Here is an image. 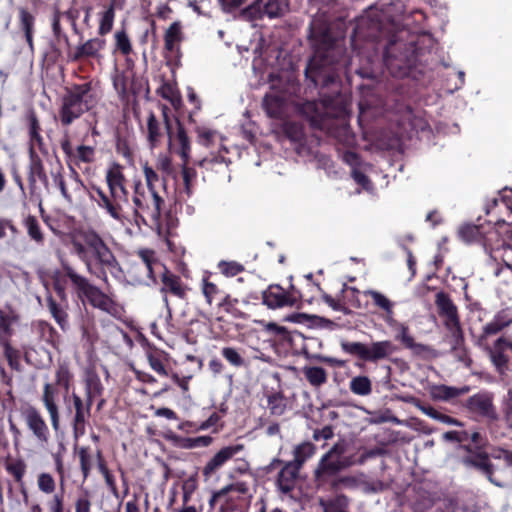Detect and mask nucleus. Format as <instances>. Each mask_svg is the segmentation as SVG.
Masks as SVG:
<instances>
[{
    "mask_svg": "<svg viewBox=\"0 0 512 512\" xmlns=\"http://www.w3.org/2000/svg\"><path fill=\"white\" fill-rule=\"evenodd\" d=\"M323 512H347V501L345 497H337L329 501H321Z\"/></svg>",
    "mask_w": 512,
    "mask_h": 512,
    "instance_id": "nucleus-44",
    "label": "nucleus"
},
{
    "mask_svg": "<svg viewBox=\"0 0 512 512\" xmlns=\"http://www.w3.org/2000/svg\"><path fill=\"white\" fill-rule=\"evenodd\" d=\"M398 334L396 335V339L401 341L403 345L409 349H411L414 353L422 354L428 350L427 346L416 343L413 337L408 332V327L405 324L399 323L397 324Z\"/></svg>",
    "mask_w": 512,
    "mask_h": 512,
    "instance_id": "nucleus-29",
    "label": "nucleus"
},
{
    "mask_svg": "<svg viewBox=\"0 0 512 512\" xmlns=\"http://www.w3.org/2000/svg\"><path fill=\"white\" fill-rule=\"evenodd\" d=\"M346 448L345 442H337L321 457L314 471L318 483H324L329 477L356 463L352 457L345 455Z\"/></svg>",
    "mask_w": 512,
    "mask_h": 512,
    "instance_id": "nucleus-7",
    "label": "nucleus"
},
{
    "mask_svg": "<svg viewBox=\"0 0 512 512\" xmlns=\"http://www.w3.org/2000/svg\"><path fill=\"white\" fill-rule=\"evenodd\" d=\"M435 304L438 308L439 315L445 319L444 324L446 328L453 335H458L461 332V327L456 305L444 292H438L436 294Z\"/></svg>",
    "mask_w": 512,
    "mask_h": 512,
    "instance_id": "nucleus-10",
    "label": "nucleus"
},
{
    "mask_svg": "<svg viewBox=\"0 0 512 512\" xmlns=\"http://www.w3.org/2000/svg\"><path fill=\"white\" fill-rule=\"evenodd\" d=\"M91 502L87 495L79 496L75 502V512H90Z\"/></svg>",
    "mask_w": 512,
    "mask_h": 512,
    "instance_id": "nucleus-64",
    "label": "nucleus"
},
{
    "mask_svg": "<svg viewBox=\"0 0 512 512\" xmlns=\"http://www.w3.org/2000/svg\"><path fill=\"white\" fill-rule=\"evenodd\" d=\"M116 49L123 55H128L132 51L130 39L124 29L119 30L114 35Z\"/></svg>",
    "mask_w": 512,
    "mask_h": 512,
    "instance_id": "nucleus-43",
    "label": "nucleus"
},
{
    "mask_svg": "<svg viewBox=\"0 0 512 512\" xmlns=\"http://www.w3.org/2000/svg\"><path fill=\"white\" fill-rule=\"evenodd\" d=\"M462 463L466 467H473V468L481 471L483 474H485L487 476L488 480L492 484H494L498 487L505 488V487L509 486L508 482L501 481L494 476L493 465L490 462L488 455L485 453H478L475 455H470V456L464 457L462 459Z\"/></svg>",
    "mask_w": 512,
    "mask_h": 512,
    "instance_id": "nucleus-12",
    "label": "nucleus"
},
{
    "mask_svg": "<svg viewBox=\"0 0 512 512\" xmlns=\"http://www.w3.org/2000/svg\"><path fill=\"white\" fill-rule=\"evenodd\" d=\"M263 303L270 309L293 306L295 299L278 285L269 286L262 293Z\"/></svg>",
    "mask_w": 512,
    "mask_h": 512,
    "instance_id": "nucleus-14",
    "label": "nucleus"
},
{
    "mask_svg": "<svg viewBox=\"0 0 512 512\" xmlns=\"http://www.w3.org/2000/svg\"><path fill=\"white\" fill-rule=\"evenodd\" d=\"M315 451L316 447L314 444L311 442H303L294 448V460L291 463L301 468V466L315 454Z\"/></svg>",
    "mask_w": 512,
    "mask_h": 512,
    "instance_id": "nucleus-31",
    "label": "nucleus"
},
{
    "mask_svg": "<svg viewBox=\"0 0 512 512\" xmlns=\"http://www.w3.org/2000/svg\"><path fill=\"white\" fill-rule=\"evenodd\" d=\"M421 410L430 418L435 419L441 423L453 426H461V423L457 419L452 418L446 414H443L438 410L434 409L433 407H421Z\"/></svg>",
    "mask_w": 512,
    "mask_h": 512,
    "instance_id": "nucleus-41",
    "label": "nucleus"
},
{
    "mask_svg": "<svg viewBox=\"0 0 512 512\" xmlns=\"http://www.w3.org/2000/svg\"><path fill=\"white\" fill-rule=\"evenodd\" d=\"M75 254L84 262L91 274L106 280V270L112 275L120 272V267L103 239L93 230L81 231L72 239Z\"/></svg>",
    "mask_w": 512,
    "mask_h": 512,
    "instance_id": "nucleus-1",
    "label": "nucleus"
},
{
    "mask_svg": "<svg viewBox=\"0 0 512 512\" xmlns=\"http://www.w3.org/2000/svg\"><path fill=\"white\" fill-rule=\"evenodd\" d=\"M466 408L472 414L496 421L498 415L493 405V397L487 393H478L467 399Z\"/></svg>",
    "mask_w": 512,
    "mask_h": 512,
    "instance_id": "nucleus-11",
    "label": "nucleus"
},
{
    "mask_svg": "<svg viewBox=\"0 0 512 512\" xmlns=\"http://www.w3.org/2000/svg\"><path fill=\"white\" fill-rule=\"evenodd\" d=\"M366 296H369L375 306L379 307L386 313L385 320L391 324L393 322V307L394 304L390 299H388L384 294L375 291V290H367L364 292Z\"/></svg>",
    "mask_w": 512,
    "mask_h": 512,
    "instance_id": "nucleus-27",
    "label": "nucleus"
},
{
    "mask_svg": "<svg viewBox=\"0 0 512 512\" xmlns=\"http://www.w3.org/2000/svg\"><path fill=\"white\" fill-rule=\"evenodd\" d=\"M38 489L44 494H52L56 488V482L49 473L42 472L37 477Z\"/></svg>",
    "mask_w": 512,
    "mask_h": 512,
    "instance_id": "nucleus-42",
    "label": "nucleus"
},
{
    "mask_svg": "<svg viewBox=\"0 0 512 512\" xmlns=\"http://www.w3.org/2000/svg\"><path fill=\"white\" fill-rule=\"evenodd\" d=\"M0 346L3 348L4 355L9 362L10 366H13L14 362L17 361L18 353L17 351L10 345V340L8 341H0Z\"/></svg>",
    "mask_w": 512,
    "mask_h": 512,
    "instance_id": "nucleus-61",
    "label": "nucleus"
},
{
    "mask_svg": "<svg viewBox=\"0 0 512 512\" xmlns=\"http://www.w3.org/2000/svg\"><path fill=\"white\" fill-rule=\"evenodd\" d=\"M22 414L26 425L33 435L38 441L46 443L49 437V428L40 412L36 408L29 406L23 410Z\"/></svg>",
    "mask_w": 512,
    "mask_h": 512,
    "instance_id": "nucleus-13",
    "label": "nucleus"
},
{
    "mask_svg": "<svg viewBox=\"0 0 512 512\" xmlns=\"http://www.w3.org/2000/svg\"><path fill=\"white\" fill-rule=\"evenodd\" d=\"M50 512H64V496L63 493H56L47 501Z\"/></svg>",
    "mask_w": 512,
    "mask_h": 512,
    "instance_id": "nucleus-57",
    "label": "nucleus"
},
{
    "mask_svg": "<svg viewBox=\"0 0 512 512\" xmlns=\"http://www.w3.org/2000/svg\"><path fill=\"white\" fill-rule=\"evenodd\" d=\"M62 268L64 274L71 280L78 293L85 296L91 305L109 314L116 313V305L108 295L90 284L84 276L78 274L69 264L63 263Z\"/></svg>",
    "mask_w": 512,
    "mask_h": 512,
    "instance_id": "nucleus-6",
    "label": "nucleus"
},
{
    "mask_svg": "<svg viewBox=\"0 0 512 512\" xmlns=\"http://www.w3.org/2000/svg\"><path fill=\"white\" fill-rule=\"evenodd\" d=\"M143 174L146 182L145 189L156 190L155 184L159 181V175L157 172L149 166L148 163H145L143 165Z\"/></svg>",
    "mask_w": 512,
    "mask_h": 512,
    "instance_id": "nucleus-54",
    "label": "nucleus"
},
{
    "mask_svg": "<svg viewBox=\"0 0 512 512\" xmlns=\"http://www.w3.org/2000/svg\"><path fill=\"white\" fill-rule=\"evenodd\" d=\"M7 471L17 482H21L26 473V464L22 460H16L7 464Z\"/></svg>",
    "mask_w": 512,
    "mask_h": 512,
    "instance_id": "nucleus-50",
    "label": "nucleus"
},
{
    "mask_svg": "<svg viewBox=\"0 0 512 512\" xmlns=\"http://www.w3.org/2000/svg\"><path fill=\"white\" fill-rule=\"evenodd\" d=\"M163 269L164 272L161 278L163 286L160 289V292L163 294V302L167 308L168 317H171V309L169 307V302L166 293L169 291L170 293L179 298H184L186 295V289L182 285L181 280L178 276L170 273L165 267Z\"/></svg>",
    "mask_w": 512,
    "mask_h": 512,
    "instance_id": "nucleus-16",
    "label": "nucleus"
},
{
    "mask_svg": "<svg viewBox=\"0 0 512 512\" xmlns=\"http://www.w3.org/2000/svg\"><path fill=\"white\" fill-rule=\"evenodd\" d=\"M503 420L509 429H512V388L507 392L503 401Z\"/></svg>",
    "mask_w": 512,
    "mask_h": 512,
    "instance_id": "nucleus-52",
    "label": "nucleus"
},
{
    "mask_svg": "<svg viewBox=\"0 0 512 512\" xmlns=\"http://www.w3.org/2000/svg\"><path fill=\"white\" fill-rule=\"evenodd\" d=\"M160 95L168 100L174 108H179L181 105V96L177 88L170 84L165 83L159 89Z\"/></svg>",
    "mask_w": 512,
    "mask_h": 512,
    "instance_id": "nucleus-38",
    "label": "nucleus"
},
{
    "mask_svg": "<svg viewBox=\"0 0 512 512\" xmlns=\"http://www.w3.org/2000/svg\"><path fill=\"white\" fill-rule=\"evenodd\" d=\"M506 348V339L500 337L495 341L494 346L489 349L490 359L501 375L506 374L508 370V357L504 354Z\"/></svg>",
    "mask_w": 512,
    "mask_h": 512,
    "instance_id": "nucleus-21",
    "label": "nucleus"
},
{
    "mask_svg": "<svg viewBox=\"0 0 512 512\" xmlns=\"http://www.w3.org/2000/svg\"><path fill=\"white\" fill-rule=\"evenodd\" d=\"M469 392V387H453L447 385H433L430 387V395L434 400L449 401Z\"/></svg>",
    "mask_w": 512,
    "mask_h": 512,
    "instance_id": "nucleus-23",
    "label": "nucleus"
},
{
    "mask_svg": "<svg viewBox=\"0 0 512 512\" xmlns=\"http://www.w3.org/2000/svg\"><path fill=\"white\" fill-rule=\"evenodd\" d=\"M299 470L300 468L293 463L285 464L280 470L277 487L282 494H288L294 489Z\"/></svg>",
    "mask_w": 512,
    "mask_h": 512,
    "instance_id": "nucleus-19",
    "label": "nucleus"
},
{
    "mask_svg": "<svg viewBox=\"0 0 512 512\" xmlns=\"http://www.w3.org/2000/svg\"><path fill=\"white\" fill-rule=\"evenodd\" d=\"M303 374L310 385L320 387L327 381V372L322 367L318 366H305Z\"/></svg>",
    "mask_w": 512,
    "mask_h": 512,
    "instance_id": "nucleus-32",
    "label": "nucleus"
},
{
    "mask_svg": "<svg viewBox=\"0 0 512 512\" xmlns=\"http://www.w3.org/2000/svg\"><path fill=\"white\" fill-rule=\"evenodd\" d=\"M96 97L91 91V85L84 83L69 90L62 98L59 110L61 124L69 126L86 111L96 105Z\"/></svg>",
    "mask_w": 512,
    "mask_h": 512,
    "instance_id": "nucleus-3",
    "label": "nucleus"
},
{
    "mask_svg": "<svg viewBox=\"0 0 512 512\" xmlns=\"http://www.w3.org/2000/svg\"><path fill=\"white\" fill-rule=\"evenodd\" d=\"M302 112L314 123L320 124L322 120L328 116L325 111V102H306L302 106Z\"/></svg>",
    "mask_w": 512,
    "mask_h": 512,
    "instance_id": "nucleus-30",
    "label": "nucleus"
},
{
    "mask_svg": "<svg viewBox=\"0 0 512 512\" xmlns=\"http://www.w3.org/2000/svg\"><path fill=\"white\" fill-rule=\"evenodd\" d=\"M54 180L59 187L62 196L69 203L72 202L73 198L78 195L83 188V184L74 170H72L67 177L56 175Z\"/></svg>",
    "mask_w": 512,
    "mask_h": 512,
    "instance_id": "nucleus-17",
    "label": "nucleus"
},
{
    "mask_svg": "<svg viewBox=\"0 0 512 512\" xmlns=\"http://www.w3.org/2000/svg\"><path fill=\"white\" fill-rule=\"evenodd\" d=\"M492 457L497 460H502L508 467H512V451L503 449V448H497L493 450Z\"/></svg>",
    "mask_w": 512,
    "mask_h": 512,
    "instance_id": "nucleus-62",
    "label": "nucleus"
},
{
    "mask_svg": "<svg viewBox=\"0 0 512 512\" xmlns=\"http://www.w3.org/2000/svg\"><path fill=\"white\" fill-rule=\"evenodd\" d=\"M106 41L101 38H92L87 40L84 44L77 47L74 59H80L84 57H96L99 52L105 47Z\"/></svg>",
    "mask_w": 512,
    "mask_h": 512,
    "instance_id": "nucleus-26",
    "label": "nucleus"
},
{
    "mask_svg": "<svg viewBox=\"0 0 512 512\" xmlns=\"http://www.w3.org/2000/svg\"><path fill=\"white\" fill-rule=\"evenodd\" d=\"M182 177L185 185V192L187 195L191 194V181L195 177L194 169L188 167V162L182 163Z\"/></svg>",
    "mask_w": 512,
    "mask_h": 512,
    "instance_id": "nucleus-56",
    "label": "nucleus"
},
{
    "mask_svg": "<svg viewBox=\"0 0 512 512\" xmlns=\"http://www.w3.org/2000/svg\"><path fill=\"white\" fill-rule=\"evenodd\" d=\"M176 125V132H173L174 139L172 141V145H169V148L172 149L176 145L178 146L177 152L179 153L180 157L182 158V161L189 162L190 159V152H191V145L190 140L187 136V133L182 126V124L176 119L175 120Z\"/></svg>",
    "mask_w": 512,
    "mask_h": 512,
    "instance_id": "nucleus-22",
    "label": "nucleus"
},
{
    "mask_svg": "<svg viewBox=\"0 0 512 512\" xmlns=\"http://www.w3.org/2000/svg\"><path fill=\"white\" fill-rule=\"evenodd\" d=\"M350 391L358 396H368L372 392V382L367 376H356L350 380Z\"/></svg>",
    "mask_w": 512,
    "mask_h": 512,
    "instance_id": "nucleus-33",
    "label": "nucleus"
},
{
    "mask_svg": "<svg viewBox=\"0 0 512 512\" xmlns=\"http://www.w3.org/2000/svg\"><path fill=\"white\" fill-rule=\"evenodd\" d=\"M56 384L63 387L65 390L69 389L70 381L72 375L70 373L69 367L66 363H60L57 367L56 374Z\"/></svg>",
    "mask_w": 512,
    "mask_h": 512,
    "instance_id": "nucleus-45",
    "label": "nucleus"
},
{
    "mask_svg": "<svg viewBox=\"0 0 512 512\" xmlns=\"http://www.w3.org/2000/svg\"><path fill=\"white\" fill-rule=\"evenodd\" d=\"M213 441V438L211 436H198L194 438H186L184 440V443L182 444V447L191 449L196 447H207L209 446Z\"/></svg>",
    "mask_w": 512,
    "mask_h": 512,
    "instance_id": "nucleus-53",
    "label": "nucleus"
},
{
    "mask_svg": "<svg viewBox=\"0 0 512 512\" xmlns=\"http://www.w3.org/2000/svg\"><path fill=\"white\" fill-rule=\"evenodd\" d=\"M395 352V346L389 340L372 342L367 345L366 361L378 362L390 357Z\"/></svg>",
    "mask_w": 512,
    "mask_h": 512,
    "instance_id": "nucleus-20",
    "label": "nucleus"
},
{
    "mask_svg": "<svg viewBox=\"0 0 512 512\" xmlns=\"http://www.w3.org/2000/svg\"><path fill=\"white\" fill-rule=\"evenodd\" d=\"M29 135L31 144H42V137L40 135V125L34 114L29 116Z\"/></svg>",
    "mask_w": 512,
    "mask_h": 512,
    "instance_id": "nucleus-49",
    "label": "nucleus"
},
{
    "mask_svg": "<svg viewBox=\"0 0 512 512\" xmlns=\"http://www.w3.org/2000/svg\"><path fill=\"white\" fill-rule=\"evenodd\" d=\"M202 292L206 298L207 303L211 305L215 296L218 294L219 290L214 283H211L207 280H203Z\"/></svg>",
    "mask_w": 512,
    "mask_h": 512,
    "instance_id": "nucleus-59",
    "label": "nucleus"
},
{
    "mask_svg": "<svg viewBox=\"0 0 512 512\" xmlns=\"http://www.w3.org/2000/svg\"><path fill=\"white\" fill-rule=\"evenodd\" d=\"M105 178L109 194L100 188H95L94 192L97 195L95 201L113 219L121 221L124 218V207L128 205V190L125 186L126 179L122 167L118 164L112 165L107 170Z\"/></svg>",
    "mask_w": 512,
    "mask_h": 512,
    "instance_id": "nucleus-2",
    "label": "nucleus"
},
{
    "mask_svg": "<svg viewBox=\"0 0 512 512\" xmlns=\"http://www.w3.org/2000/svg\"><path fill=\"white\" fill-rule=\"evenodd\" d=\"M183 40L182 24L180 21L173 22L165 31L164 44L165 49L174 52L178 49Z\"/></svg>",
    "mask_w": 512,
    "mask_h": 512,
    "instance_id": "nucleus-25",
    "label": "nucleus"
},
{
    "mask_svg": "<svg viewBox=\"0 0 512 512\" xmlns=\"http://www.w3.org/2000/svg\"><path fill=\"white\" fill-rule=\"evenodd\" d=\"M103 387L99 377L96 375H91L86 380V398L88 402H93L94 398L100 396L102 393Z\"/></svg>",
    "mask_w": 512,
    "mask_h": 512,
    "instance_id": "nucleus-40",
    "label": "nucleus"
},
{
    "mask_svg": "<svg viewBox=\"0 0 512 512\" xmlns=\"http://www.w3.org/2000/svg\"><path fill=\"white\" fill-rule=\"evenodd\" d=\"M263 107L270 117H278L281 113L282 100L276 95L268 94L263 99Z\"/></svg>",
    "mask_w": 512,
    "mask_h": 512,
    "instance_id": "nucleus-39",
    "label": "nucleus"
},
{
    "mask_svg": "<svg viewBox=\"0 0 512 512\" xmlns=\"http://www.w3.org/2000/svg\"><path fill=\"white\" fill-rule=\"evenodd\" d=\"M163 132L160 122L155 114L150 112L147 117V140L151 149L157 147L162 138Z\"/></svg>",
    "mask_w": 512,
    "mask_h": 512,
    "instance_id": "nucleus-28",
    "label": "nucleus"
},
{
    "mask_svg": "<svg viewBox=\"0 0 512 512\" xmlns=\"http://www.w3.org/2000/svg\"><path fill=\"white\" fill-rule=\"evenodd\" d=\"M138 256L142 260V262L145 264L148 276L155 280L154 278V271L158 268H164L162 264L156 259L155 252L153 250L149 249H141L138 251Z\"/></svg>",
    "mask_w": 512,
    "mask_h": 512,
    "instance_id": "nucleus-35",
    "label": "nucleus"
},
{
    "mask_svg": "<svg viewBox=\"0 0 512 512\" xmlns=\"http://www.w3.org/2000/svg\"><path fill=\"white\" fill-rule=\"evenodd\" d=\"M222 356L233 366L240 367L244 364L243 357L232 347H224L221 351Z\"/></svg>",
    "mask_w": 512,
    "mask_h": 512,
    "instance_id": "nucleus-51",
    "label": "nucleus"
},
{
    "mask_svg": "<svg viewBox=\"0 0 512 512\" xmlns=\"http://www.w3.org/2000/svg\"><path fill=\"white\" fill-rule=\"evenodd\" d=\"M244 450L245 446L242 443H234L219 449L202 468V475L205 480L214 476L228 461L232 460Z\"/></svg>",
    "mask_w": 512,
    "mask_h": 512,
    "instance_id": "nucleus-8",
    "label": "nucleus"
},
{
    "mask_svg": "<svg viewBox=\"0 0 512 512\" xmlns=\"http://www.w3.org/2000/svg\"><path fill=\"white\" fill-rule=\"evenodd\" d=\"M286 406V400L281 393H273L268 396L267 407L272 415L284 414Z\"/></svg>",
    "mask_w": 512,
    "mask_h": 512,
    "instance_id": "nucleus-37",
    "label": "nucleus"
},
{
    "mask_svg": "<svg viewBox=\"0 0 512 512\" xmlns=\"http://www.w3.org/2000/svg\"><path fill=\"white\" fill-rule=\"evenodd\" d=\"M48 308L61 327L67 324V314L52 298L48 299Z\"/></svg>",
    "mask_w": 512,
    "mask_h": 512,
    "instance_id": "nucleus-48",
    "label": "nucleus"
},
{
    "mask_svg": "<svg viewBox=\"0 0 512 512\" xmlns=\"http://www.w3.org/2000/svg\"><path fill=\"white\" fill-rule=\"evenodd\" d=\"M27 229L29 236L37 242H41L43 239L40 226L37 220L33 217L28 218L27 220Z\"/></svg>",
    "mask_w": 512,
    "mask_h": 512,
    "instance_id": "nucleus-58",
    "label": "nucleus"
},
{
    "mask_svg": "<svg viewBox=\"0 0 512 512\" xmlns=\"http://www.w3.org/2000/svg\"><path fill=\"white\" fill-rule=\"evenodd\" d=\"M114 19V3H111L105 11L99 13L98 34L101 36L108 34L113 28Z\"/></svg>",
    "mask_w": 512,
    "mask_h": 512,
    "instance_id": "nucleus-34",
    "label": "nucleus"
},
{
    "mask_svg": "<svg viewBox=\"0 0 512 512\" xmlns=\"http://www.w3.org/2000/svg\"><path fill=\"white\" fill-rule=\"evenodd\" d=\"M19 315L16 311L0 310V341L10 340L13 334V326L18 323Z\"/></svg>",
    "mask_w": 512,
    "mask_h": 512,
    "instance_id": "nucleus-24",
    "label": "nucleus"
},
{
    "mask_svg": "<svg viewBox=\"0 0 512 512\" xmlns=\"http://www.w3.org/2000/svg\"><path fill=\"white\" fill-rule=\"evenodd\" d=\"M341 349L352 356H356L359 359L366 361L367 345L361 342H349L341 340Z\"/></svg>",
    "mask_w": 512,
    "mask_h": 512,
    "instance_id": "nucleus-36",
    "label": "nucleus"
},
{
    "mask_svg": "<svg viewBox=\"0 0 512 512\" xmlns=\"http://www.w3.org/2000/svg\"><path fill=\"white\" fill-rule=\"evenodd\" d=\"M80 466L84 477H87L92 467V456L89 454L88 448L82 447L79 449Z\"/></svg>",
    "mask_w": 512,
    "mask_h": 512,
    "instance_id": "nucleus-55",
    "label": "nucleus"
},
{
    "mask_svg": "<svg viewBox=\"0 0 512 512\" xmlns=\"http://www.w3.org/2000/svg\"><path fill=\"white\" fill-rule=\"evenodd\" d=\"M57 398V390L56 388L49 382H46L43 386V393L41 400L49 413L52 427L55 431L59 429L60 418L59 411L56 404Z\"/></svg>",
    "mask_w": 512,
    "mask_h": 512,
    "instance_id": "nucleus-18",
    "label": "nucleus"
},
{
    "mask_svg": "<svg viewBox=\"0 0 512 512\" xmlns=\"http://www.w3.org/2000/svg\"><path fill=\"white\" fill-rule=\"evenodd\" d=\"M73 407L75 410V416L73 419V429L75 436L83 435L85 433V426L87 419L90 415V410L93 402H88L86 398L85 402L82 398L73 393L72 394Z\"/></svg>",
    "mask_w": 512,
    "mask_h": 512,
    "instance_id": "nucleus-15",
    "label": "nucleus"
},
{
    "mask_svg": "<svg viewBox=\"0 0 512 512\" xmlns=\"http://www.w3.org/2000/svg\"><path fill=\"white\" fill-rule=\"evenodd\" d=\"M133 201V214L146 225L159 227L164 199L156 190L145 189L140 183H135Z\"/></svg>",
    "mask_w": 512,
    "mask_h": 512,
    "instance_id": "nucleus-4",
    "label": "nucleus"
},
{
    "mask_svg": "<svg viewBox=\"0 0 512 512\" xmlns=\"http://www.w3.org/2000/svg\"><path fill=\"white\" fill-rule=\"evenodd\" d=\"M147 359H148V363H149L150 367L155 372H157L158 374L163 375V376L168 375L167 370L164 367V364L162 363L161 359L157 355H155L153 353H149L147 355Z\"/></svg>",
    "mask_w": 512,
    "mask_h": 512,
    "instance_id": "nucleus-60",
    "label": "nucleus"
},
{
    "mask_svg": "<svg viewBox=\"0 0 512 512\" xmlns=\"http://www.w3.org/2000/svg\"><path fill=\"white\" fill-rule=\"evenodd\" d=\"M20 20L22 27L25 31L26 40L28 44L32 46V27L34 23V18L30 13L22 9L20 11Z\"/></svg>",
    "mask_w": 512,
    "mask_h": 512,
    "instance_id": "nucleus-47",
    "label": "nucleus"
},
{
    "mask_svg": "<svg viewBox=\"0 0 512 512\" xmlns=\"http://www.w3.org/2000/svg\"><path fill=\"white\" fill-rule=\"evenodd\" d=\"M157 168L161 170L166 175H170L173 173V166L170 157L166 155H159L157 159Z\"/></svg>",
    "mask_w": 512,
    "mask_h": 512,
    "instance_id": "nucleus-63",
    "label": "nucleus"
},
{
    "mask_svg": "<svg viewBox=\"0 0 512 512\" xmlns=\"http://www.w3.org/2000/svg\"><path fill=\"white\" fill-rule=\"evenodd\" d=\"M220 272L227 276L233 277L243 271V266L235 261H221L218 263Z\"/></svg>",
    "mask_w": 512,
    "mask_h": 512,
    "instance_id": "nucleus-46",
    "label": "nucleus"
},
{
    "mask_svg": "<svg viewBox=\"0 0 512 512\" xmlns=\"http://www.w3.org/2000/svg\"><path fill=\"white\" fill-rule=\"evenodd\" d=\"M287 9V0H268L263 7L259 1H255L253 4L245 8L241 12V15L246 20L260 19L265 15L269 18H277L282 16Z\"/></svg>",
    "mask_w": 512,
    "mask_h": 512,
    "instance_id": "nucleus-9",
    "label": "nucleus"
},
{
    "mask_svg": "<svg viewBox=\"0 0 512 512\" xmlns=\"http://www.w3.org/2000/svg\"><path fill=\"white\" fill-rule=\"evenodd\" d=\"M310 36L315 41V54L309 63L311 69H318L338 62L337 56L343 52L340 44L333 41L326 27H321L314 19L310 25Z\"/></svg>",
    "mask_w": 512,
    "mask_h": 512,
    "instance_id": "nucleus-5",
    "label": "nucleus"
}]
</instances>
